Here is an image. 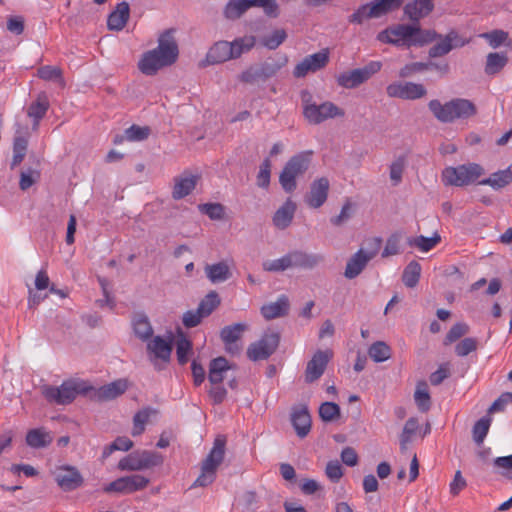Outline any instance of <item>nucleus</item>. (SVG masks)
I'll return each instance as SVG.
<instances>
[{
  "instance_id": "53",
  "label": "nucleus",
  "mask_w": 512,
  "mask_h": 512,
  "mask_svg": "<svg viewBox=\"0 0 512 512\" xmlns=\"http://www.w3.org/2000/svg\"><path fill=\"white\" fill-rule=\"evenodd\" d=\"M480 37L487 40L490 47L496 49L501 45H510V43H506L509 36L508 33L503 30H493L491 32L482 33Z\"/></svg>"
},
{
  "instance_id": "39",
  "label": "nucleus",
  "mask_w": 512,
  "mask_h": 512,
  "mask_svg": "<svg viewBox=\"0 0 512 512\" xmlns=\"http://www.w3.org/2000/svg\"><path fill=\"white\" fill-rule=\"evenodd\" d=\"M231 45L232 58L237 59L242 54L249 52L256 44V38L253 35H245L229 42Z\"/></svg>"
},
{
  "instance_id": "11",
  "label": "nucleus",
  "mask_w": 512,
  "mask_h": 512,
  "mask_svg": "<svg viewBox=\"0 0 512 512\" xmlns=\"http://www.w3.org/2000/svg\"><path fill=\"white\" fill-rule=\"evenodd\" d=\"M288 62L286 56L279 58H269L265 62L257 66H251L243 71L240 75V80L245 83H253L258 80L265 81L275 76L278 71L283 68Z\"/></svg>"
},
{
  "instance_id": "45",
  "label": "nucleus",
  "mask_w": 512,
  "mask_h": 512,
  "mask_svg": "<svg viewBox=\"0 0 512 512\" xmlns=\"http://www.w3.org/2000/svg\"><path fill=\"white\" fill-rule=\"evenodd\" d=\"M368 354L373 361L384 362L391 357V349L385 342L377 341L370 346Z\"/></svg>"
},
{
  "instance_id": "61",
  "label": "nucleus",
  "mask_w": 512,
  "mask_h": 512,
  "mask_svg": "<svg viewBox=\"0 0 512 512\" xmlns=\"http://www.w3.org/2000/svg\"><path fill=\"white\" fill-rule=\"evenodd\" d=\"M489 427L490 419L488 418H481L475 423L473 427V439L478 445L483 443L488 434Z\"/></svg>"
},
{
  "instance_id": "58",
  "label": "nucleus",
  "mask_w": 512,
  "mask_h": 512,
  "mask_svg": "<svg viewBox=\"0 0 512 512\" xmlns=\"http://www.w3.org/2000/svg\"><path fill=\"white\" fill-rule=\"evenodd\" d=\"M371 10L372 6L370 3L363 4L349 16L348 21L353 24H362L367 19L376 18Z\"/></svg>"
},
{
  "instance_id": "48",
  "label": "nucleus",
  "mask_w": 512,
  "mask_h": 512,
  "mask_svg": "<svg viewBox=\"0 0 512 512\" xmlns=\"http://www.w3.org/2000/svg\"><path fill=\"white\" fill-rule=\"evenodd\" d=\"M414 399L419 410L422 412H426L430 409L431 398L426 383L423 382L417 385Z\"/></svg>"
},
{
  "instance_id": "49",
  "label": "nucleus",
  "mask_w": 512,
  "mask_h": 512,
  "mask_svg": "<svg viewBox=\"0 0 512 512\" xmlns=\"http://www.w3.org/2000/svg\"><path fill=\"white\" fill-rule=\"evenodd\" d=\"M220 304V298L215 291L209 292L199 303L198 309L205 317L209 316Z\"/></svg>"
},
{
  "instance_id": "7",
  "label": "nucleus",
  "mask_w": 512,
  "mask_h": 512,
  "mask_svg": "<svg viewBox=\"0 0 512 512\" xmlns=\"http://www.w3.org/2000/svg\"><path fill=\"white\" fill-rule=\"evenodd\" d=\"M226 439L218 436L213 447L201 465V473L194 481L192 487H206L213 483L216 477V471L223 462L225 454Z\"/></svg>"
},
{
  "instance_id": "12",
  "label": "nucleus",
  "mask_w": 512,
  "mask_h": 512,
  "mask_svg": "<svg viewBox=\"0 0 512 512\" xmlns=\"http://www.w3.org/2000/svg\"><path fill=\"white\" fill-rule=\"evenodd\" d=\"M382 63L371 61L362 68L342 72L336 76L337 84L345 89H354L367 82L374 74L381 70Z\"/></svg>"
},
{
  "instance_id": "55",
  "label": "nucleus",
  "mask_w": 512,
  "mask_h": 512,
  "mask_svg": "<svg viewBox=\"0 0 512 512\" xmlns=\"http://www.w3.org/2000/svg\"><path fill=\"white\" fill-rule=\"evenodd\" d=\"M150 135V128L146 126L132 125L124 132V137L127 141L136 142L143 141Z\"/></svg>"
},
{
  "instance_id": "36",
  "label": "nucleus",
  "mask_w": 512,
  "mask_h": 512,
  "mask_svg": "<svg viewBox=\"0 0 512 512\" xmlns=\"http://www.w3.org/2000/svg\"><path fill=\"white\" fill-rule=\"evenodd\" d=\"M230 369L228 361L224 357H218L211 361L208 379L211 384H221L225 373Z\"/></svg>"
},
{
  "instance_id": "24",
  "label": "nucleus",
  "mask_w": 512,
  "mask_h": 512,
  "mask_svg": "<svg viewBox=\"0 0 512 512\" xmlns=\"http://www.w3.org/2000/svg\"><path fill=\"white\" fill-rule=\"evenodd\" d=\"M173 181L172 198L180 200L188 196L195 189L198 182V176L193 175L188 171H184L179 176H176Z\"/></svg>"
},
{
  "instance_id": "32",
  "label": "nucleus",
  "mask_w": 512,
  "mask_h": 512,
  "mask_svg": "<svg viewBox=\"0 0 512 512\" xmlns=\"http://www.w3.org/2000/svg\"><path fill=\"white\" fill-rule=\"evenodd\" d=\"M370 260L365 256L364 249H359L347 262L344 276L354 279L364 270Z\"/></svg>"
},
{
  "instance_id": "42",
  "label": "nucleus",
  "mask_w": 512,
  "mask_h": 512,
  "mask_svg": "<svg viewBox=\"0 0 512 512\" xmlns=\"http://www.w3.org/2000/svg\"><path fill=\"white\" fill-rule=\"evenodd\" d=\"M296 211V204L291 200L287 199L286 202L275 212L274 224H288L292 221L294 213Z\"/></svg>"
},
{
  "instance_id": "57",
  "label": "nucleus",
  "mask_w": 512,
  "mask_h": 512,
  "mask_svg": "<svg viewBox=\"0 0 512 512\" xmlns=\"http://www.w3.org/2000/svg\"><path fill=\"white\" fill-rule=\"evenodd\" d=\"M319 415L325 422H332L339 418L340 407L334 402H324L319 408Z\"/></svg>"
},
{
  "instance_id": "20",
  "label": "nucleus",
  "mask_w": 512,
  "mask_h": 512,
  "mask_svg": "<svg viewBox=\"0 0 512 512\" xmlns=\"http://www.w3.org/2000/svg\"><path fill=\"white\" fill-rule=\"evenodd\" d=\"M329 61V52L323 49L317 53L306 56L294 68L293 75L297 78L305 77L308 73L324 68Z\"/></svg>"
},
{
  "instance_id": "10",
  "label": "nucleus",
  "mask_w": 512,
  "mask_h": 512,
  "mask_svg": "<svg viewBox=\"0 0 512 512\" xmlns=\"http://www.w3.org/2000/svg\"><path fill=\"white\" fill-rule=\"evenodd\" d=\"M163 463V457L157 452L147 450L128 454L118 462L121 471H142L159 466Z\"/></svg>"
},
{
  "instance_id": "64",
  "label": "nucleus",
  "mask_w": 512,
  "mask_h": 512,
  "mask_svg": "<svg viewBox=\"0 0 512 512\" xmlns=\"http://www.w3.org/2000/svg\"><path fill=\"white\" fill-rule=\"evenodd\" d=\"M478 347V342L475 338L467 337L461 340L455 346V353L460 357H465L471 352H474Z\"/></svg>"
},
{
  "instance_id": "62",
  "label": "nucleus",
  "mask_w": 512,
  "mask_h": 512,
  "mask_svg": "<svg viewBox=\"0 0 512 512\" xmlns=\"http://www.w3.org/2000/svg\"><path fill=\"white\" fill-rule=\"evenodd\" d=\"M286 32L283 29H277L270 35L263 38V45L268 49L274 50L278 48L286 39Z\"/></svg>"
},
{
  "instance_id": "16",
  "label": "nucleus",
  "mask_w": 512,
  "mask_h": 512,
  "mask_svg": "<svg viewBox=\"0 0 512 512\" xmlns=\"http://www.w3.org/2000/svg\"><path fill=\"white\" fill-rule=\"evenodd\" d=\"M280 341L278 332H266L261 339L252 343L247 349V356L250 360H265L277 349Z\"/></svg>"
},
{
  "instance_id": "27",
  "label": "nucleus",
  "mask_w": 512,
  "mask_h": 512,
  "mask_svg": "<svg viewBox=\"0 0 512 512\" xmlns=\"http://www.w3.org/2000/svg\"><path fill=\"white\" fill-rule=\"evenodd\" d=\"M290 308L289 299L286 295H281L275 302L264 304L261 307V314L266 320L285 316Z\"/></svg>"
},
{
  "instance_id": "30",
  "label": "nucleus",
  "mask_w": 512,
  "mask_h": 512,
  "mask_svg": "<svg viewBox=\"0 0 512 512\" xmlns=\"http://www.w3.org/2000/svg\"><path fill=\"white\" fill-rule=\"evenodd\" d=\"M204 270L206 277L213 284L225 282L232 275L230 266L225 261L214 264H207Z\"/></svg>"
},
{
  "instance_id": "31",
  "label": "nucleus",
  "mask_w": 512,
  "mask_h": 512,
  "mask_svg": "<svg viewBox=\"0 0 512 512\" xmlns=\"http://www.w3.org/2000/svg\"><path fill=\"white\" fill-rule=\"evenodd\" d=\"M433 0H414L404 8V13L412 21H419L433 10Z\"/></svg>"
},
{
  "instance_id": "50",
  "label": "nucleus",
  "mask_w": 512,
  "mask_h": 512,
  "mask_svg": "<svg viewBox=\"0 0 512 512\" xmlns=\"http://www.w3.org/2000/svg\"><path fill=\"white\" fill-rule=\"evenodd\" d=\"M418 428L419 422L417 418L411 417L406 421L400 435V446L402 450L406 449L407 444L411 441L412 436L417 432Z\"/></svg>"
},
{
  "instance_id": "25",
  "label": "nucleus",
  "mask_w": 512,
  "mask_h": 512,
  "mask_svg": "<svg viewBox=\"0 0 512 512\" xmlns=\"http://www.w3.org/2000/svg\"><path fill=\"white\" fill-rule=\"evenodd\" d=\"M127 389L128 381L126 379H118L95 389L93 397L98 401H109L124 394Z\"/></svg>"
},
{
  "instance_id": "6",
  "label": "nucleus",
  "mask_w": 512,
  "mask_h": 512,
  "mask_svg": "<svg viewBox=\"0 0 512 512\" xmlns=\"http://www.w3.org/2000/svg\"><path fill=\"white\" fill-rule=\"evenodd\" d=\"M312 154V151L300 152L292 156L284 165L279 175V183L285 192L291 193L296 189V179L308 170Z\"/></svg>"
},
{
  "instance_id": "15",
  "label": "nucleus",
  "mask_w": 512,
  "mask_h": 512,
  "mask_svg": "<svg viewBox=\"0 0 512 512\" xmlns=\"http://www.w3.org/2000/svg\"><path fill=\"white\" fill-rule=\"evenodd\" d=\"M149 482L150 480L143 475L132 474L110 482L104 486L103 491L105 493L132 494L145 489Z\"/></svg>"
},
{
  "instance_id": "5",
  "label": "nucleus",
  "mask_w": 512,
  "mask_h": 512,
  "mask_svg": "<svg viewBox=\"0 0 512 512\" xmlns=\"http://www.w3.org/2000/svg\"><path fill=\"white\" fill-rule=\"evenodd\" d=\"M301 100L304 117L311 124H320L328 119L345 116L344 109L331 101H325L321 104L312 102V95L308 91L302 92Z\"/></svg>"
},
{
  "instance_id": "54",
  "label": "nucleus",
  "mask_w": 512,
  "mask_h": 512,
  "mask_svg": "<svg viewBox=\"0 0 512 512\" xmlns=\"http://www.w3.org/2000/svg\"><path fill=\"white\" fill-rule=\"evenodd\" d=\"M191 351V341L183 336L179 337L176 342V355L179 364L184 365L188 362Z\"/></svg>"
},
{
  "instance_id": "28",
  "label": "nucleus",
  "mask_w": 512,
  "mask_h": 512,
  "mask_svg": "<svg viewBox=\"0 0 512 512\" xmlns=\"http://www.w3.org/2000/svg\"><path fill=\"white\" fill-rule=\"evenodd\" d=\"M245 329L246 326L244 324L237 323L226 326L221 330L220 336L228 352L237 353L239 351L236 342L240 339Z\"/></svg>"
},
{
  "instance_id": "35",
  "label": "nucleus",
  "mask_w": 512,
  "mask_h": 512,
  "mask_svg": "<svg viewBox=\"0 0 512 512\" xmlns=\"http://www.w3.org/2000/svg\"><path fill=\"white\" fill-rule=\"evenodd\" d=\"M158 411L151 407H145L133 417V426L131 430L132 436L136 437L141 435L145 431L146 424L149 422L151 416H155Z\"/></svg>"
},
{
  "instance_id": "44",
  "label": "nucleus",
  "mask_w": 512,
  "mask_h": 512,
  "mask_svg": "<svg viewBox=\"0 0 512 512\" xmlns=\"http://www.w3.org/2000/svg\"><path fill=\"white\" fill-rule=\"evenodd\" d=\"M403 3V0H374L370 2L372 6V12L379 18L397 8Z\"/></svg>"
},
{
  "instance_id": "43",
  "label": "nucleus",
  "mask_w": 512,
  "mask_h": 512,
  "mask_svg": "<svg viewBox=\"0 0 512 512\" xmlns=\"http://www.w3.org/2000/svg\"><path fill=\"white\" fill-rule=\"evenodd\" d=\"M421 265L417 261H411L404 269L402 280L405 286L413 288L420 279Z\"/></svg>"
},
{
  "instance_id": "13",
  "label": "nucleus",
  "mask_w": 512,
  "mask_h": 512,
  "mask_svg": "<svg viewBox=\"0 0 512 512\" xmlns=\"http://www.w3.org/2000/svg\"><path fill=\"white\" fill-rule=\"evenodd\" d=\"M251 7H262L270 17L278 15V5L275 0H230L224 13L228 19H237Z\"/></svg>"
},
{
  "instance_id": "41",
  "label": "nucleus",
  "mask_w": 512,
  "mask_h": 512,
  "mask_svg": "<svg viewBox=\"0 0 512 512\" xmlns=\"http://www.w3.org/2000/svg\"><path fill=\"white\" fill-rule=\"evenodd\" d=\"M440 241V235L438 233H434L431 237L420 235L410 238L408 243L410 246H414L422 252H428L433 249Z\"/></svg>"
},
{
  "instance_id": "21",
  "label": "nucleus",
  "mask_w": 512,
  "mask_h": 512,
  "mask_svg": "<svg viewBox=\"0 0 512 512\" xmlns=\"http://www.w3.org/2000/svg\"><path fill=\"white\" fill-rule=\"evenodd\" d=\"M333 353L331 350L327 349L325 351L318 350L308 361L306 370H305V381L307 383H312L318 380L324 373L328 362L332 358Z\"/></svg>"
},
{
  "instance_id": "17",
  "label": "nucleus",
  "mask_w": 512,
  "mask_h": 512,
  "mask_svg": "<svg viewBox=\"0 0 512 512\" xmlns=\"http://www.w3.org/2000/svg\"><path fill=\"white\" fill-rule=\"evenodd\" d=\"M387 95L393 98L416 100L424 97L427 90L424 85L413 82H394L387 86Z\"/></svg>"
},
{
  "instance_id": "46",
  "label": "nucleus",
  "mask_w": 512,
  "mask_h": 512,
  "mask_svg": "<svg viewBox=\"0 0 512 512\" xmlns=\"http://www.w3.org/2000/svg\"><path fill=\"white\" fill-rule=\"evenodd\" d=\"M405 167L406 159L403 156L398 157L390 164L389 178L393 186H398L402 182Z\"/></svg>"
},
{
  "instance_id": "56",
  "label": "nucleus",
  "mask_w": 512,
  "mask_h": 512,
  "mask_svg": "<svg viewBox=\"0 0 512 512\" xmlns=\"http://www.w3.org/2000/svg\"><path fill=\"white\" fill-rule=\"evenodd\" d=\"M28 141L25 137H15L13 143L12 167L19 165L26 154Z\"/></svg>"
},
{
  "instance_id": "51",
  "label": "nucleus",
  "mask_w": 512,
  "mask_h": 512,
  "mask_svg": "<svg viewBox=\"0 0 512 512\" xmlns=\"http://www.w3.org/2000/svg\"><path fill=\"white\" fill-rule=\"evenodd\" d=\"M431 68H438V66L431 62L430 63H423V62L409 63L400 69L399 77L408 78V77L413 76L416 73H420V72H423V71L431 69Z\"/></svg>"
},
{
  "instance_id": "3",
  "label": "nucleus",
  "mask_w": 512,
  "mask_h": 512,
  "mask_svg": "<svg viewBox=\"0 0 512 512\" xmlns=\"http://www.w3.org/2000/svg\"><path fill=\"white\" fill-rule=\"evenodd\" d=\"M428 108L433 116L442 123H453L456 120H464L474 116L476 106L468 99L455 98L445 103L433 99L428 103Z\"/></svg>"
},
{
  "instance_id": "19",
  "label": "nucleus",
  "mask_w": 512,
  "mask_h": 512,
  "mask_svg": "<svg viewBox=\"0 0 512 512\" xmlns=\"http://www.w3.org/2000/svg\"><path fill=\"white\" fill-rule=\"evenodd\" d=\"M147 351L150 361L155 368L161 369L159 362L168 363L172 352L171 340L155 336L147 343Z\"/></svg>"
},
{
  "instance_id": "40",
  "label": "nucleus",
  "mask_w": 512,
  "mask_h": 512,
  "mask_svg": "<svg viewBox=\"0 0 512 512\" xmlns=\"http://www.w3.org/2000/svg\"><path fill=\"white\" fill-rule=\"evenodd\" d=\"M133 329L135 334L144 341L150 339L153 334L152 326L148 318L143 314L134 317Z\"/></svg>"
},
{
  "instance_id": "60",
  "label": "nucleus",
  "mask_w": 512,
  "mask_h": 512,
  "mask_svg": "<svg viewBox=\"0 0 512 512\" xmlns=\"http://www.w3.org/2000/svg\"><path fill=\"white\" fill-rule=\"evenodd\" d=\"M468 331H469V327L466 323H462V322L456 323L455 325H453L450 328V330L446 334L445 339H444V345H450V344L454 343L455 341L460 339L462 336L467 334Z\"/></svg>"
},
{
  "instance_id": "34",
  "label": "nucleus",
  "mask_w": 512,
  "mask_h": 512,
  "mask_svg": "<svg viewBox=\"0 0 512 512\" xmlns=\"http://www.w3.org/2000/svg\"><path fill=\"white\" fill-rule=\"evenodd\" d=\"M506 52H491L486 56L484 71L487 75L499 73L508 63Z\"/></svg>"
},
{
  "instance_id": "1",
  "label": "nucleus",
  "mask_w": 512,
  "mask_h": 512,
  "mask_svg": "<svg viewBox=\"0 0 512 512\" xmlns=\"http://www.w3.org/2000/svg\"><path fill=\"white\" fill-rule=\"evenodd\" d=\"M436 37L435 31L423 30L416 24H396L379 32L377 40L397 47L411 48L429 44Z\"/></svg>"
},
{
  "instance_id": "26",
  "label": "nucleus",
  "mask_w": 512,
  "mask_h": 512,
  "mask_svg": "<svg viewBox=\"0 0 512 512\" xmlns=\"http://www.w3.org/2000/svg\"><path fill=\"white\" fill-rule=\"evenodd\" d=\"M291 422L297 435L301 438L305 437L311 429V416L307 407H295L291 414Z\"/></svg>"
},
{
  "instance_id": "52",
  "label": "nucleus",
  "mask_w": 512,
  "mask_h": 512,
  "mask_svg": "<svg viewBox=\"0 0 512 512\" xmlns=\"http://www.w3.org/2000/svg\"><path fill=\"white\" fill-rule=\"evenodd\" d=\"M198 209L201 213L208 215L211 220L218 221L224 219L225 207L220 203L200 204Z\"/></svg>"
},
{
  "instance_id": "29",
  "label": "nucleus",
  "mask_w": 512,
  "mask_h": 512,
  "mask_svg": "<svg viewBox=\"0 0 512 512\" xmlns=\"http://www.w3.org/2000/svg\"><path fill=\"white\" fill-rule=\"evenodd\" d=\"M130 15V8L127 2L118 3L116 8L109 14L107 19V26L110 30H122Z\"/></svg>"
},
{
  "instance_id": "23",
  "label": "nucleus",
  "mask_w": 512,
  "mask_h": 512,
  "mask_svg": "<svg viewBox=\"0 0 512 512\" xmlns=\"http://www.w3.org/2000/svg\"><path fill=\"white\" fill-rule=\"evenodd\" d=\"M232 58L231 45L229 41H218L208 50L205 60L201 62V66L215 65L224 63Z\"/></svg>"
},
{
  "instance_id": "47",
  "label": "nucleus",
  "mask_w": 512,
  "mask_h": 512,
  "mask_svg": "<svg viewBox=\"0 0 512 512\" xmlns=\"http://www.w3.org/2000/svg\"><path fill=\"white\" fill-rule=\"evenodd\" d=\"M272 163L269 158H265L259 166L256 176V185L259 188L267 190L270 185Z\"/></svg>"
},
{
  "instance_id": "4",
  "label": "nucleus",
  "mask_w": 512,
  "mask_h": 512,
  "mask_svg": "<svg viewBox=\"0 0 512 512\" xmlns=\"http://www.w3.org/2000/svg\"><path fill=\"white\" fill-rule=\"evenodd\" d=\"M94 390L89 382L81 379H68L62 382L60 386L44 385L41 387V393L51 404L68 405L72 403L78 395H85Z\"/></svg>"
},
{
  "instance_id": "59",
  "label": "nucleus",
  "mask_w": 512,
  "mask_h": 512,
  "mask_svg": "<svg viewBox=\"0 0 512 512\" xmlns=\"http://www.w3.org/2000/svg\"><path fill=\"white\" fill-rule=\"evenodd\" d=\"M37 74L39 78L45 81L55 80L58 81L61 86L64 85L61 69L56 66H42L38 69Z\"/></svg>"
},
{
  "instance_id": "8",
  "label": "nucleus",
  "mask_w": 512,
  "mask_h": 512,
  "mask_svg": "<svg viewBox=\"0 0 512 512\" xmlns=\"http://www.w3.org/2000/svg\"><path fill=\"white\" fill-rule=\"evenodd\" d=\"M321 261L318 255H308L302 252H291L281 258L274 260H266L262 267L267 272H283L294 267L312 268Z\"/></svg>"
},
{
  "instance_id": "37",
  "label": "nucleus",
  "mask_w": 512,
  "mask_h": 512,
  "mask_svg": "<svg viewBox=\"0 0 512 512\" xmlns=\"http://www.w3.org/2000/svg\"><path fill=\"white\" fill-rule=\"evenodd\" d=\"M52 442V437L44 428L31 429L26 434V443L32 448H43Z\"/></svg>"
},
{
  "instance_id": "9",
  "label": "nucleus",
  "mask_w": 512,
  "mask_h": 512,
  "mask_svg": "<svg viewBox=\"0 0 512 512\" xmlns=\"http://www.w3.org/2000/svg\"><path fill=\"white\" fill-rule=\"evenodd\" d=\"M484 173V169L476 163L446 167L442 172V181L445 185L467 186L475 183Z\"/></svg>"
},
{
  "instance_id": "38",
  "label": "nucleus",
  "mask_w": 512,
  "mask_h": 512,
  "mask_svg": "<svg viewBox=\"0 0 512 512\" xmlns=\"http://www.w3.org/2000/svg\"><path fill=\"white\" fill-rule=\"evenodd\" d=\"M49 109V101L47 96L42 93L38 95L35 102L28 108V116L34 119V128L39 124V121L45 116Z\"/></svg>"
},
{
  "instance_id": "63",
  "label": "nucleus",
  "mask_w": 512,
  "mask_h": 512,
  "mask_svg": "<svg viewBox=\"0 0 512 512\" xmlns=\"http://www.w3.org/2000/svg\"><path fill=\"white\" fill-rule=\"evenodd\" d=\"M40 179V172L38 170L28 169L21 172L19 187L21 190H28L34 183Z\"/></svg>"
},
{
  "instance_id": "33",
  "label": "nucleus",
  "mask_w": 512,
  "mask_h": 512,
  "mask_svg": "<svg viewBox=\"0 0 512 512\" xmlns=\"http://www.w3.org/2000/svg\"><path fill=\"white\" fill-rule=\"evenodd\" d=\"M512 182V164L504 169L493 173L490 177L485 178L478 183L481 185H489L493 189H500Z\"/></svg>"
},
{
  "instance_id": "18",
  "label": "nucleus",
  "mask_w": 512,
  "mask_h": 512,
  "mask_svg": "<svg viewBox=\"0 0 512 512\" xmlns=\"http://www.w3.org/2000/svg\"><path fill=\"white\" fill-rule=\"evenodd\" d=\"M434 40H438V42L429 49V56L432 58L444 56L453 48L463 47L469 42V40L462 38L455 30H451L445 36L437 34Z\"/></svg>"
},
{
  "instance_id": "22",
  "label": "nucleus",
  "mask_w": 512,
  "mask_h": 512,
  "mask_svg": "<svg viewBox=\"0 0 512 512\" xmlns=\"http://www.w3.org/2000/svg\"><path fill=\"white\" fill-rule=\"evenodd\" d=\"M329 186V180L325 177L314 180L305 196L306 204L312 208L321 207L327 200Z\"/></svg>"
},
{
  "instance_id": "14",
  "label": "nucleus",
  "mask_w": 512,
  "mask_h": 512,
  "mask_svg": "<svg viewBox=\"0 0 512 512\" xmlns=\"http://www.w3.org/2000/svg\"><path fill=\"white\" fill-rule=\"evenodd\" d=\"M51 473L58 487L64 492L77 490L84 484V478L76 466L58 465Z\"/></svg>"
},
{
  "instance_id": "2",
  "label": "nucleus",
  "mask_w": 512,
  "mask_h": 512,
  "mask_svg": "<svg viewBox=\"0 0 512 512\" xmlns=\"http://www.w3.org/2000/svg\"><path fill=\"white\" fill-rule=\"evenodd\" d=\"M178 45L171 31L160 35L158 46L145 52L139 63V70L148 76L155 75L160 69L172 65L178 58Z\"/></svg>"
}]
</instances>
